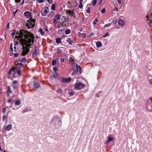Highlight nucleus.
I'll return each mask as SVG.
<instances>
[{"label": "nucleus", "mask_w": 152, "mask_h": 152, "mask_svg": "<svg viewBox=\"0 0 152 152\" xmlns=\"http://www.w3.org/2000/svg\"><path fill=\"white\" fill-rule=\"evenodd\" d=\"M117 23V21L116 20H113V25H115Z\"/></svg>", "instance_id": "c03bdc74"}, {"label": "nucleus", "mask_w": 152, "mask_h": 152, "mask_svg": "<svg viewBox=\"0 0 152 152\" xmlns=\"http://www.w3.org/2000/svg\"><path fill=\"white\" fill-rule=\"evenodd\" d=\"M79 7L80 9H82L83 7V6L82 5V3H81V2L80 3Z\"/></svg>", "instance_id": "f704fd0d"}, {"label": "nucleus", "mask_w": 152, "mask_h": 152, "mask_svg": "<svg viewBox=\"0 0 152 152\" xmlns=\"http://www.w3.org/2000/svg\"><path fill=\"white\" fill-rule=\"evenodd\" d=\"M150 83L151 84H152V79H151L149 80Z\"/></svg>", "instance_id": "69168bd1"}, {"label": "nucleus", "mask_w": 152, "mask_h": 152, "mask_svg": "<svg viewBox=\"0 0 152 152\" xmlns=\"http://www.w3.org/2000/svg\"><path fill=\"white\" fill-rule=\"evenodd\" d=\"M56 59L53 60L52 61V65H54L56 63Z\"/></svg>", "instance_id": "473e14b6"}, {"label": "nucleus", "mask_w": 152, "mask_h": 152, "mask_svg": "<svg viewBox=\"0 0 152 152\" xmlns=\"http://www.w3.org/2000/svg\"><path fill=\"white\" fill-rule=\"evenodd\" d=\"M106 12V9L105 8H103L102 11H101V12L102 13H104L105 12Z\"/></svg>", "instance_id": "37998d69"}, {"label": "nucleus", "mask_w": 152, "mask_h": 152, "mask_svg": "<svg viewBox=\"0 0 152 152\" xmlns=\"http://www.w3.org/2000/svg\"><path fill=\"white\" fill-rule=\"evenodd\" d=\"M34 85L35 88H38L39 86V83L37 82H34Z\"/></svg>", "instance_id": "f8f14e48"}, {"label": "nucleus", "mask_w": 152, "mask_h": 152, "mask_svg": "<svg viewBox=\"0 0 152 152\" xmlns=\"http://www.w3.org/2000/svg\"><path fill=\"white\" fill-rule=\"evenodd\" d=\"M61 15L60 14H56L55 16V18L57 20H59L60 19Z\"/></svg>", "instance_id": "6ab92c4d"}, {"label": "nucleus", "mask_w": 152, "mask_h": 152, "mask_svg": "<svg viewBox=\"0 0 152 152\" xmlns=\"http://www.w3.org/2000/svg\"><path fill=\"white\" fill-rule=\"evenodd\" d=\"M102 0H100L99 4H101V3H102Z\"/></svg>", "instance_id": "774afa93"}, {"label": "nucleus", "mask_w": 152, "mask_h": 152, "mask_svg": "<svg viewBox=\"0 0 152 152\" xmlns=\"http://www.w3.org/2000/svg\"><path fill=\"white\" fill-rule=\"evenodd\" d=\"M97 21L98 20L96 18L94 20V21L93 22V24H94V25H95L96 24V22H97Z\"/></svg>", "instance_id": "c9c22d12"}, {"label": "nucleus", "mask_w": 152, "mask_h": 152, "mask_svg": "<svg viewBox=\"0 0 152 152\" xmlns=\"http://www.w3.org/2000/svg\"><path fill=\"white\" fill-rule=\"evenodd\" d=\"M17 83V81L16 80H14L12 82V84L13 85H15Z\"/></svg>", "instance_id": "a19ab883"}, {"label": "nucleus", "mask_w": 152, "mask_h": 152, "mask_svg": "<svg viewBox=\"0 0 152 152\" xmlns=\"http://www.w3.org/2000/svg\"><path fill=\"white\" fill-rule=\"evenodd\" d=\"M108 140L107 142V143H108L109 142L113 140H114V138L111 137H108Z\"/></svg>", "instance_id": "aec40b11"}, {"label": "nucleus", "mask_w": 152, "mask_h": 152, "mask_svg": "<svg viewBox=\"0 0 152 152\" xmlns=\"http://www.w3.org/2000/svg\"><path fill=\"white\" fill-rule=\"evenodd\" d=\"M62 51L61 50L59 49H57V53L59 54H61L62 53Z\"/></svg>", "instance_id": "72a5a7b5"}, {"label": "nucleus", "mask_w": 152, "mask_h": 152, "mask_svg": "<svg viewBox=\"0 0 152 152\" xmlns=\"http://www.w3.org/2000/svg\"><path fill=\"white\" fill-rule=\"evenodd\" d=\"M39 31L40 33L42 35H44L45 34L44 32L40 28L39 29Z\"/></svg>", "instance_id": "b1692460"}, {"label": "nucleus", "mask_w": 152, "mask_h": 152, "mask_svg": "<svg viewBox=\"0 0 152 152\" xmlns=\"http://www.w3.org/2000/svg\"><path fill=\"white\" fill-rule=\"evenodd\" d=\"M17 71V69L16 68V70H15L16 73H17L18 74V75L19 76L21 75V74L20 71V70H18V71Z\"/></svg>", "instance_id": "c756f323"}, {"label": "nucleus", "mask_w": 152, "mask_h": 152, "mask_svg": "<svg viewBox=\"0 0 152 152\" xmlns=\"http://www.w3.org/2000/svg\"><path fill=\"white\" fill-rule=\"evenodd\" d=\"M76 72L77 73L79 72L80 74H81L82 68L79 65H76Z\"/></svg>", "instance_id": "0eeeda50"}, {"label": "nucleus", "mask_w": 152, "mask_h": 152, "mask_svg": "<svg viewBox=\"0 0 152 152\" xmlns=\"http://www.w3.org/2000/svg\"><path fill=\"white\" fill-rule=\"evenodd\" d=\"M2 112L4 113L6 112V109L5 108H4L2 109Z\"/></svg>", "instance_id": "49530a36"}, {"label": "nucleus", "mask_w": 152, "mask_h": 152, "mask_svg": "<svg viewBox=\"0 0 152 152\" xmlns=\"http://www.w3.org/2000/svg\"><path fill=\"white\" fill-rule=\"evenodd\" d=\"M16 69V68H15L14 67H13L8 72V74L10 75H11V73L12 72H14L15 74L16 73V72L15 71Z\"/></svg>", "instance_id": "6e6552de"}, {"label": "nucleus", "mask_w": 152, "mask_h": 152, "mask_svg": "<svg viewBox=\"0 0 152 152\" xmlns=\"http://www.w3.org/2000/svg\"><path fill=\"white\" fill-rule=\"evenodd\" d=\"M71 80V78L70 77H69L67 78H65L64 77H62L61 78V82L64 83H67Z\"/></svg>", "instance_id": "39448f33"}, {"label": "nucleus", "mask_w": 152, "mask_h": 152, "mask_svg": "<svg viewBox=\"0 0 152 152\" xmlns=\"http://www.w3.org/2000/svg\"><path fill=\"white\" fill-rule=\"evenodd\" d=\"M21 0H15V1L16 3L19 2Z\"/></svg>", "instance_id": "0e129e2a"}, {"label": "nucleus", "mask_w": 152, "mask_h": 152, "mask_svg": "<svg viewBox=\"0 0 152 152\" xmlns=\"http://www.w3.org/2000/svg\"><path fill=\"white\" fill-rule=\"evenodd\" d=\"M70 32V30L69 29H67L65 31V34H68Z\"/></svg>", "instance_id": "bb28decb"}, {"label": "nucleus", "mask_w": 152, "mask_h": 152, "mask_svg": "<svg viewBox=\"0 0 152 152\" xmlns=\"http://www.w3.org/2000/svg\"><path fill=\"white\" fill-rule=\"evenodd\" d=\"M59 122V120L58 118L57 117H55L52 120L51 122L54 124H56V123H58Z\"/></svg>", "instance_id": "9d476101"}, {"label": "nucleus", "mask_w": 152, "mask_h": 152, "mask_svg": "<svg viewBox=\"0 0 152 152\" xmlns=\"http://www.w3.org/2000/svg\"><path fill=\"white\" fill-rule=\"evenodd\" d=\"M34 52L32 53V56L33 57H36L37 55L39 54V50L38 49H35L34 50Z\"/></svg>", "instance_id": "9b49d317"}, {"label": "nucleus", "mask_w": 152, "mask_h": 152, "mask_svg": "<svg viewBox=\"0 0 152 152\" xmlns=\"http://www.w3.org/2000/svg\"><path fill=\"white\" fill-rule=\"evenodd\" d=\"M77 72L76 71H74V72L72 74V75L73 76L76 75L77 74Z\"/></svg>", "instance_id": "a18cd8bd"}, {"label": "nucleus", "mask_w": 152, "mask_h": 152, "mask_svg": "<svg viewBox=\"0 0 152 152\" xmlns=\"http://www.w3.org/2000/svg\"><path fill=\"white\" fill-rule=\"evenodd\" d=\"M55 8L56 7L55 5L54 4H52L51 7V9L52 10H55Z\"/></svg>", "instance_id": "5701e85b"}, {"label": "nucleus", "mask_w": 152, "mask_h": 152, "mask_svg": "<svg viewBox=\"0 0 152 152\" xmlns=\"http://www.w3.org/2000/svg\"><path fill=\"white\" fill-rule=\"evenodd\" d=\"M67 12L70 14L71 16H73L74 18L76 17L75 14L73 10H68Z\"/></svg>", "instance_id": "1a4fd4ad"}, {"label": "nucleus", "mask_w": 152, "mask_h": 152, "mask_svg": "<svg viewBox=\"0 0 152 152\" xmlns=\"http://www.w3.org/2000/svg\"><path fill=\"white\" fill-rule=\"evenodd\" d=\"M18 53H15L14 54L15 57H17L18 56Z\"/></svg>", "instance_id": "680f3d73"}, {"label": "nucleus", "mask_w": 152, "mask_h": 152, "mask_svg": "<svg viewBox=\"0 0 152 152\" xmlns=\"http://www.w3.org/2000/svg\"><path fill=\"white\" fill-rule=\"evenodd\" d=\"M124 21L122 20H119L118 21V24L120 26H123L124 25Z\"/></svg>", "instance_id": "ddd939ff"}, {"label": "nucleus", "mask_w": 152, "mask_h": 152, "mask_svg": "<svg viewBox=\"0 0 152 152\" xmlns=\"http://www.w3.org/2000/svg\"><path fill=\"white\" fill-rule=\"evenodd\" d=\"M24 15L28 18H31L32 17L31 13L28 11L25 12L24 13Z\"/></svg>", "instance_id": "423d86ee"}, {"label": "nucleus", "mask_w": 152, "mask_h": 152, "mask_svg": "<svg viewBox=\"0 0 152 152\" xmlns=\"http://www.w3.org/2000/svg\"><path fill=\"white\" fill-rule=\"evenodd\" d=\"M75 94L74 92L73 91H71L69 92V94L70 96H72Z\"/></svg>", "instance_id": "393cba45"}, {"label": "nucleus", "mask_w": 152, "mask_h": 152, "mask_svg": "<svg viewBox=\"0 0 152 152\" xmlns=\"http://www.w3.org/2000/svg\"><path fill=\"white\" fill-rule=\"evenodd\" d=\"M7 87L8 88L7 90V92L10 93H12V91L10 90V87L9 86H8Z\"/></svg>", "instance_id": "2f4dec72"}, {"label": "nucleus", "mask_w": 152, "mask_h": 152, "mask_svg": "<svg viewBox=\"0 0 152 152\" xmlns=\"http://www.w3.org/2000/svg\"><path fill=\"white\" fill-rule=\"evenodd\" d=\"M75 88L76 89L80 90L85 87V85L80 82H77L75 83Z\"/></svg>", "instance_id": "7ed1b4c3"}, {"label": "nucleus", "mask_w": 152, "mask_h": 152, "mask_svg": "<svg viewBox=\"0 0 152 152\" xmlns=\"http://www.w3.org/2000/svg\"><path fill=\"white\" fill-rule=\"evenodd\" d=\"M26 60V59L25 57H23L21 59V61L23 62H25Z\"/></svg>", "instance_id": "58836bf2"}, {"label": "nucleus", "mask_w": 152, "mask_h": 152, "mask_svg": "<svg viewBox=\"0 0 152 152\" xmlns=\"http://www.w3.org/2000/svg\"><path fill=\"white\" fill-rule=\"evenodd\" d=\"M94 35V33H91L89 34V37H91Z\"/></svg>", "instance_id": "13d9d810"}, {"label": "nucleus", "mask_w": 152, "mask_h": 152, "mask_svg": "<svg viewBox=\"0 0 152 152\" xmlns=\"http://www.w3.org/2000/svg\"><path fill=\"white\" fill-rule=\"evenodd\" d=\"M12 87L14 89H17L18 88V85H13Z\"/></svg>", "instance_id": "cd10ccee"}, {"label": "nucleus", "mask_w": 152, "mask_h": 152, "mask_svg": "<svg viewBox=\"0 0 152 152\" xmlns=\"http://www.w3.org/2000/svg\"><path fill=\"white\" fill-rule=\"evenodd\" d=\"M12 44H10V50L11 51H13V49L12 48Z\"/></svg>", "instance_id": "4c0bfd02"}, {"label": "nucleus", "mask_w": 152, "mask_h": 152, "mask_svg": "<svg viewBox=\"0 0 152 152\" xmlns=\"http://www.w3.org/2000/svg\"><path fill=\"white\" fill-rule=\"evenodd\" d=\"M96 45L97 48H99L102 46V44L99 41H98L97 42H96Z\"/></svg>", "instance_id": "4468645a"}, {"label": "nucleus", "mask_w": 152, "mask_h": 152, "mask_svg": "<svg viewBox=\"0 0 152 152\" xmlns=\"http://www.w3.org/2000/svg\"><path fill=\"white\" fill-rule=\"evenodd\" d=\"M111 25V24L110 23H107V24H105L104 26V27H109V26Z\"/></svg>", "instance_id": "79ce46f5"}, {"label": "nucleus", "mask_w": 152, "mask_h": 152, "mask_svg": "<svg viewBox=\"0 0 152 152\" xmlns=\"http://www.w3.org/2000/svg\"><path fill=\"white\" fill-rule=\"evenodd\" d=\"M49 8L48 7H46L45 10H42L41 11V13L42 16H45L46 15L47 13L48 12Z\"/></svg>", "instance_id": "20e7f679"}, {"label": "nucleus", "mask_w": 152, "mask_h": 152, "mask_svg": "<svg viewBox=\"0 0 152 152\" xmlns=\"http://www.w3.org/2000/svg\"><path fill=\"white\" fill-rule=\"evenodd\" d=\"M21 103V101L20 100H17L15 101V105H20Z\"/></svg>", "instance_id": "dca6fc26"}, {"label": "nucleus", "mask_w": 152, "mask_h": 152, "mask_svg": "<svg viewBox=\"0 0 152 152\" xmlns=\"http://www.w3.org/2000/svg\"><path fill=\"white\" fill-rule=\"evenodd\" d=\"M64 20L65 21L68 22L69 20V19L68 18H65Z\"/></svg>", "instance_id": "3c124183"}, {"label": "nucleus", "mask_w": 152, "mask_h": 152, "mask_svg": "<svg viewBox=\"0 0 152 152\" xmlns=\"http://www.w3.org/2000/svg\"><path fill=\"white\" fill-rule=\"evenodd\" d=\"M38 2L39 3H42L43 2V0H37Z\"/></svg>", "instance_id": "09e8293b"}, {"label": "nucleus", "mask_w": 152, "mask_h": 152, "mask_svg": "<svg viewBox=\"0 0 152 152\" xmlns=\"http://www.w3.org/2000/svg\"><path fill=\"white\" fill-rule=\"evenodd\" d=\"M15 46H16L18 44V43L16 41L14 43Z\"/></svg>", "instance_id": "6e6d98bb"}, {"label": "nucleus", "mask_w": 152, "mask_h": 152, "mask_svg": "<svg viewBox=\"0 0 152 152\" xmlns=\"http://www.w3.org/2000/svg\"><path fill=\"white\" fill-rule=\"evenodd\" d=\"M7 117L5 115H4L3 117V120L4 121L5 119V118H7Z\"/></svg>", "instance_id": "603ef678"}, {"label": "nucleus", "mask_w": 152, "mask_h": 152, "mask_svg": "<svg viewBox=\"0 0 152 152\" xmlns=\"http://www.w3.org/2000/svg\"><path fill=\"white\" fill-rule=\"evenodd\" d=\"M9 24H10L9 23H8V24L7 25V29H9L10 28Z\"/></svg>", "instance_id": "052dcab7"}, {"label": "nucleus", "mask_w": 152, "mask_h": 152, "mask_svg": "<svg viewBox=\"0 0 152 152\" xmlns=\"http://www.w3.org/2000/svg\"><path fill=\"white\" fill-rule=\"evenodd\" d=\"M18 64H19L20 66H21V67H23V64L21 63H18Z\"/></svg>", "instance_id": "864d4df0"}, {"label": "nucleus", "mask_w": 152, "mask_h": 152, "mask_svg": "<svg viewBox=\"0 0 152 152\" xmlns=\"http://www.w3.org/2000/svg\"><path fill=\"white\" fill-rule=\"evenodd\" d=\"M86 34L85 33H82L81 34V35H80V37H82L83 38H85L86 37Z\"/></svg>", "instance_id": "a878e982"}, {"label": "nucleus", "mask_w": 152, "mask_h": 152, "mask_svg": "<svg viewBox=\"0 0 152 152\" xmlns=\"http://www.w3.org/2000/svg\"><path fill=\"white\" fill-rule=\"evenodd\" d=\"M57 92L58 93L61 94L62 92V90L60 88H58L57 91Z\"/></svg>", "instance_id": "4be33fe9"}, {"label": "nucleus", "mask_w": 152, "mask_h": 152, "mask_svg": "<svg viewBox=\"0 0 152 152\" xmlns=\"http://www.w3.org/2000/svg\"><path fill=\"white\" fill-rule=\"evenodd\" d=\"M117 1L119 4H120L121 3V0H117Z\"/></svg>", "instance_id": "4d7b16f0"}, {"label": "nucleus", "mask_w": 152, "mask_h": 152, "mask_svg": "<svg viewBox=\"0 0 152 152\" xmlns=\"http://www.w3.org/2000/svg\"><path fill=\"white\" fill-rule=\"evenodd\" d=\"M15 34H14V33H11V35L12 37V38H13L14 37Z\"/></svg>", "instance_id": "e2e57ef3"}, {"label": "nucleus", "mask_w": 152, "mask_h": 152, "mask_svg": "<svg viewBox=\"0 0 152 152\" xmlns=\"http://www.w3.org/2000/svg\"><path fill=\"white\" fill-rule=\"evenodd\" d=\"M12 99H10L8 100L7 102L8 103H11L12 102Z\"/></svg>", "instance_id": "8fccbe9b"}, {"label": "nucleus", "mask_w": 152, "mask_h": 152, "mask_svg": "<svg viewBox=\"0 0 152 152\" xmlns=\"http://www.w3.org/2000/svg\"><path fill=\"white\" fill-rule=\"evenodd\" d=\"M60 61L61 62H64V58H62L60 59Z\"/></svg>", "instance_id": "bf43d9fd"}, {"label": "nucleus", "mask_w": 152, "mask_h": 152, "mask_svg": "<svg viewBox=\"0 0 152 152\" xmlns=\"http://www.w3.org/2000/svg\"><path fill=\"white\" fill-rule=\"evenodd\" d=\"M63 31V30L62 29H59L58 30V32L59 33H62V32Z\"/></svg>", "instance_id": "5fc2aeb1"}, {"label": "nucleus", "mask_w": 152, "mask_h": 152, "mask_svg": "<svg viewBox=\"0 0 152 152\" xmlns=\"http://www.w3.org/2000/svg\"><path fill=\"white\" fill-rule=\"evenodd\" d=\"M53 70L54 72H55V74L56 75V76H55L54 75H53V77H57V75L56 73V72L57 71L58 69H57V67H54L53 68Z\"/></svg>", "instance_id": "f3484780"}, {"label": "nucleus", "mask_w": 152, "mask_h": 152, "mask_svg": "<svg viewBox=\"0 0 152 152\" xmlns=\"http://www.w3.org/2000/svg\"><path fill=\"white\" fill-rule=\"evenodd\" d=\"M12 128V125H8L6 126V130H9Z\"/></svg>", "instance_id": "a211bd4d"}, {"label": "nucleus", "mask_w": 152, "mask_h": 152, "mask_svg": "<svg viewBox=\"0 0 152 152\" xmlns=\"http://www.w3.org/2000/svg\"><path fill=\"white\" fill-rule=\"evenodd\" d=\"M82 33H81L80 32H79L78 33V35L79 36V37H80V35H81V34Z\"/></svg>", "instance_id": "338daca9"}, {"label": "nucleus", "mask_w": 152, "mask_h": 152, "mask_svg": "<svg viewBox=\"0 0 152 152\" xmlns=\"http://www.w3.org/2000/svg\"><path fill=\"white\" fill-rule=\"evenodd\" d=\"M66 41L70 45H72L73 42L70 38H68Z\"/></svg>", "instance_id": "2eb2a0df"}, {"label": "nucleus", "mask_w": 152, "mask_h": 152, "mask_svg": "<svg viewBox=\"0 0 152 152\" xmlns=\"http://www.w3.org/2000/svg\"><path fill=\"white\" fill-rule=\"evenodd\" d=\"M36 20L34 19H31V21L29 20L27 21L26 23V26L28 28H33L35 26Z\"/></svg>", "instance_id": "f03ea898"}, {"label": "nucleus", "mask_w": 152, "mask_h": 152, "mask_svg": "<svg viewBox=\"0 0 152 152\" xmlns=\"http://www.w3.org/2000/svg\"><path fill=\"white\" fill-rule=\"evenodd\" d=\"M56 42L57 44H59L61 42L60 38H57L56 39Z\"/></svg>", "instance_id": "412c9836"}, {"label": "nucleus", "mask_w": 152, "mask_h": 152, "mask_svg": "<svg viewBox=\"0 0 152 152\" xmlns=\"http://www.w3.org/2000/svg\"><path fill=\"white\" fill-rule=\"evenodd\" d=\"M16 34H18V37L20 39V42L21 43L23 49L21 55L25 56L29 52V48L34 42V35L31 32L24 30H20L19 34L18 33Z\"/></svg>", "instance_id": "f257e3e1"}, {"label": "nucleus", "mask_w": 152, "mask_h": 152, "mask_svg": "<svg viewBox=\"0 0 152 152\" xmlns=\"http://www.w3.org/2000/svg\"><path fill=\"white\" fill-rule=\"evenodd\" d=\"M86 8H87V9L86 10V11L87 13H90V8L89 7H86Z\"/></svg>", "instance_id": "c85d7f7f"}, {"label": "nucleus", "mask_w": 152, "mask_h": 152, "mask_svg": "<svg viewBox=\"0 0 152 152\" xmlns=\"http://www.w3.org/2000/svg\"><path fill=\"white\" fill-rule=\"evenodd\" d=\"M57 20H56V19H55V18H54L53 19V23H54V24L55 25H56L55 23L57 21Z\"/></svg>", "instance_id": "de8ad7c7"}, {"label": "nucleus", "mask_w": 152, "mask_h": 152, "mask_svg": "<svg viewBox=\"0 0 152 152\" xmlns=\"http://www.w3.org/2000/svg\"><path fill=\"white\" fill-rule=\"evenodd\" d=\"M92 4L93 6H95L96 5L97 2V0H92Z\"/></svg>", "instance_id": "7c9ffc66"}, {"label": "nucleus", "mask_w": 152, "mask_h": 152, "mask_svg": "<svg viewBox=\"0 0 152 152\" xmlns=\"http://www.w3.org/2000/svg\"><path fill=\"white\" fill-rule=\"evenodd\" d=\"M109 35V33L108 32L105 35L103 36V38L107 36H108Z\"/></svg>", "instance_id": "ea45409f"}, {"label": "nucleus", "mask_w": 152, "mask_h": 152, "mask_svg": "<svg viewBox=\"0 0 152 152\" xmlns=\"http://www.w3.org/2000/svg\"><path fill=\"white\" fill-rule=\"evenodd\" d=\"M48 2L50 4H52L53 2V0H47Z\"/></svg>", "instance_id": "e433bc0d"}]
</instances>
